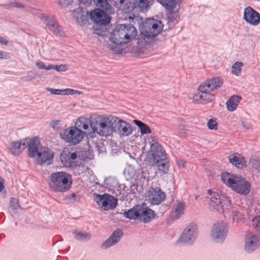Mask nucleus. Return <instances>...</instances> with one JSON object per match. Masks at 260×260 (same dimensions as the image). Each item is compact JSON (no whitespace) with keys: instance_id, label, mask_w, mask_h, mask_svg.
I'll return each instance as SVG.
<instances>
[{"instance_id":"1","label":"nucleus","mask_w":260,"mask_h":260,"mask_svg":"<svg viewBox=\"0 0 260 260\" xmlns=\"http://www.w3.org/2000/svg\"><path fill=\"white\" fill-rule=\"evenodd\" d=\"M117 117L111 115H96L91 118L90 127L94 132L104 137L111 135L114 128L113 125Z\"/></svg>"},{"instance_id":"2","label":"nucleus","mask_w":260,"mask_h":260,"mask_svg":"<svg viewBox=\"0 0 260 260\" xmlns=\"http://www.w3.org/2000/svg\"><path fill=\"white\" fill-rule=\"evenodd\" d=\"M136 28L131 24H120L110 34V40L116 46L126 44L137 35Z\"/></svg>"},{"instance_id":"3","label":"nucleus","mask_w":260,"mask_h":260,"mask_svg":"<svg viewBox=\"0 0 260 260\" xmlns=\"http://www.w3.org/2000/svg\"><path fill=\"white\" fill-rule=\"evenodd\" d=\"M140 29L141 34L138 38V43L144 45L147 42L146 40L159 34L162 29L161 22L156 19H148L141 23Z\"/></svg>"},{"instance_id":"4","label":"nucleus","mask_w":260,"mask_h":260,"mask_svg":"<svg viewBox=\"0 0 260 260\" xmlns=\"http://www.w3.org/2000/svg\"><path fill=\"white\" fill-rule=\"evenodd\" d=\"M221 179L225 184L237 193L247 194L250 191V184L240 176L225 172L221 174Z\"/></svg>"},{"instance_id":"5","label":"nucleus","mask_w":260,"mask_h":260,"mask_svg":"<svg viewBox=\"0 0 260 260\" xmlns=\"http://www.w3.org/2000/svg\"><path fill=\"white\" fill-rule=\"evenodd\" d=\"M72 183L71 176L63 171L52 174L48 181V185L52 190L61 192L68 190Z\"/></svg>"},{"instance_id":"6","label":"nucleus","mask_w":260,"mask_h":260,"mask_svg":"<svg viewBox=\"0 0 260 260\" xmlns=\"http://www.w3.org/2000/svg\"><path fill=\"white\" fill-rule=\"evenodd\" d=\"M154 2L153 0H120L116 3L117 8L126 14L134 11L138 12H146Z\"/></svg>"},{"instance_id":"7","label":"nucleus","mask_w":260,"mask_h":260,"mask_svg":"<svg viewBox=\"0 0 260 260\" xmlns=\"http://www.w3.org/2000/svg\"><path fill=\"white\" fill-rule=\"evenodd\" d=\"M207 193L209 198V204L210 208L214 211H223L225 209L230 206V200L226 196L217 191L208 189Z\"/></svg>"},{"instance_id":"8","label":"nucleus","mask_w":260,"mask_h":260,"mask_svg":"<svg viewBox=\"0 0 260 260\" xmlns=\"http://www.w3.org/2000/svg\"><path fill=\"white\" fill-rule=\"evenodd\" d=\"M61 138L66 142L72 145L79 144L84 138L85 132L71 126L63 129L60 134Z\"/></svg>"},{"instance_id":"9","label":"nucleus","mask_w":260,"mask_h":260,"mask_svg":"<svg viewBox=\"0 0 260 260\" xmlns=\"http://www.w3.org/2000/svg\"><path fill=\"white\" fill-rule=\"evenodd\" d=\"M151 147L152 149L156 148V151L160 152L161 154L160 156H159L157 154H153L154 158L156 160L155 164L157 169L164 173H167L168 171L169 165L168 161L165 159L166 155L164 154L165 151H162L161 145L157 142H155L151 144Z\"/></svg>"},{"instance_id":"10","label":"nucleus","mask_w":260,"mask_h":260,"mask_svg":"<svg viewBox=\"0 0 260 260\" xmlns=\"http://www.w3.org/2000/svg\"><path fill=\"white\" fill-rule=\"evenodd\" d=\"M95 201L99 206L105 210L113 209L117 202L116 199L107 193L95 194Z\"/></svg>"},{"instance_id":"11","label":"nucleus","mask_w":260,"mask_h":260,"mask_svg":"<svg viewBox=\"0 0 260 260\" xmlns=\"http://www.w3.org/2000/svg\"><path fill=\"white\" fill-rule=\"evenodd\" d=\"M40 18L42 21L45 24L47 29L52 32L56 36H63L64 32L54 17L43 14L41 16Z\"/></svg>"},{"instance_id":"12","label":"nucleus","mask_w":260,"mask_h":260,"mask_svg":"<svg viewBox=\"0 0 260 260\" xmlns=\"http://www.w3.org/2000/svg\"><path fill=\"white\" fill-rule=\"evenodd\" d=\"M114 124L115 131L120 137H127L131 135L133 131L132 125L127 122L117 117Z\"/></svg>"},{"instance_id":"13","label":"nucleus","mask_w":260,"mask_h":260,"mask_svg":"<svg viewBox=\"0 0 260 260\" xmlns=\"http://www.w3.org/2000/svg\"><path fill=\"white\" fill-rule=\"evenodd\" d=\"M54 154L52 151L47 147H40L39 152L35 156L38 163L40 165H50L53 158Z\"/></svg>"},{"instance_id":"14","label":"nucleus","mask_w":260,"mask_h":260,"mask_svg":"<svg viewBox=\"0 0 260 260\" xmlns=\"http://www.w3.org/2000/svg\"><path fill=\"white\" fill-rule=\"evenodd\" d=\"M243 19L248 24L256 26L260 22V14L248 6L244 9Z\"/></svg>"},{"instance_id":"15","label":"nucleus","mask_w":260,"mask_h":260,"mask_svg":"<svg viewBox=\"0 0 260 260\" xmlns=\"http://www.w3.org/2000/svg\"><path fill=\"white\" fill-rule=\"evenodd\" d=\"M197 225L196 223H191L183 231L178 240L179 243H187L194 239L196 236Z\"/></svg>"},{"instance_id":"16","label":"nucleus","mask_w":260,"mask_h":260,"mask_svg":"<svg viewBox=\"0 0 260 260\" xmlns=\"http://www.w3.org/2000/svg\"><path fill=\"white\" fill-rule=\"evenodd\" d=\"M104 10L95 9L90 13L91 19L100 25H106L110 22V18L104 12Z\"/></svg>"},{"instance_id":"17","label":"nucleus","mask_w":260,"mask_h":260,"mask_svg":"<svg viewBox=\"0 0 260 260\" xmlns=\"http://www.w3.org/2000/svg\"><path fill=\"white\" fill-rule=\"evenodd\" d=\"M193 103L200 104H207L215 100V95L212 93L204 91H199L192 97Z\"/></svg>"},{"instance_id":"18","label":"nucleus","mask_w":260,"mask_h":260,"mask_svg":"<svg viewBox=\"0 0 260 260\" xmlns=\"http://www.w3.org/2000/svg\"><path fill=\"white\" fill-rule=\"evenodd\" d=\"M147 197L151 204L157 205L165 199L166 194L159 188H155L148 191Z\"/></svg>"},{"instance_id":"19","label":"nucleus","mask_w":260,"mask_h":260,"mask_svg":"<svg viewBox=\"0 0 260 260\" xmlns=\"http://www.w3.org/2000/svg\"><path fill=\"white\" fill-rule=\"evenodd\" d=\"M26 145L28 147V155L30 157H35L37 152L39 151L40 141L38 137L26 138Z\"/></svg>"},{"instance_id":"20","label":"nucleus","mask_w":260,"mask_h":260,"mask_svg":"<svg viewBox=\"0 0 260 260\" xmlns=\"http://www.w3.org/2000/svg\"><path fill=\"white\" fill-rule=\"evenodd\" d=\"M226 232V224L222 221L214 224L212 229L211 236L214 239H222L224 237Z\"/></svg>"},{"instance_id":"21","label":"nucleus","mask_w":260,"mask_h":260,"mask_svg":"<svg viewBox=\"0 0 260 260\" xmlns=\"http://www.w3.org/2000/svg\"><path fill=\"white\" fill-rule=\"evenodd\" d=\"M26 148V140L22 139L18 141H13L8 147L10 152L14 155H18Z\"/></svg>"},{"instance_id":"22","label":"nucleus","mask_w":260,"mask_h":260,"mask_svg":"<svg viewBox=\"0 0 260 260\" xmlns=\"http://www.w3.org/2000/svg\"><path fill=\"white\" fill-rule=\"evenodd\" d=\"M92 117L88 119L86 116H81L78 118L75 122L74 126L76 128L85 132H89L90 131L91 118Z\"/></svg>"},{"instance_id":"23","label":"nucleus","mask_w":260,"mask_h":260,"mask_svg":"<svg viewBox=\"0 0 260 260\" xmlns=\"http://www.w3.org/2000/svg\"><path fill=\"white\" fill-rule=\"evenodd\" d=\"M229 161L236 167L242 169L246 167V162L244 157L238 153H234L229 156Z\"/></svg>"},{"instance_id":"24","label":"nucleus","mask_w":260,"mask_h":260,"mask_svg":"<svg viewBox=\"0 0 260 260\" xmlns=\"http://www.w3.org/2000/svg\"><path fill=\"white\" fill-rule=\"evenodd\" d=\"M73 15L80 25H83L88 21L90 14L87 12H84L82 9L78 8L73 11Z\"/></svg>"},{"instance_id":"25","label":"nucleus","mask_w":260,"mask_h":260,"mask_svg":"<svg viewBox=\"0 0 260 260\" xmlns=\"http://www.w3.org/2000/svg\"><path fill=\"white\" fill-rule=\"evenodd\" d=\"M154 212L152 210L146 207L140 206L139 219L141 221L147 223L154 217Z\"/></svg>"},{"instance_id":"26","label":"nucleus","mask_w":260,"mask_h":260,"mask_svg":"<svg viewBox=\"0 0 260 260\" xmlns=\"http://www.w3.org/2000/svg\"><path fill=\"white\" fill-rule=\"evenodd\" d=\"M121 230H118L114 231L112 235L107 240H106L102 245L103 248H107L113 245L116 244L122 236Z\"/></svg>"},{"instance_id":"27","label":"nucleus","mask_w":260,"mask_h":260,"mask_svg":"<svg viewBox=\"0 0 260 260\" xmlns=\"http://www.w3.org/2000/svg\"><path fill=\"white\" fill-rule=\"evenodd\" d=\"M259 240L257 236L251 235L246 239L245 249L248 252L254 251L259 245Z\"/></svg>"},{"instance_id":"28","label":"nucleus","mask_w":260,"mask_h":260,"mask_svg":"<svg viewBox=\"0 0 260 260\" xmlns=\"http://www.w3.org/2000/svg\"><path fill=\"white\" fill-rule=\"evenodd\" d=\"M242 98L240 95H233L231 96L226 102V106L230 111H234L236 110Z\"/></svg>"},{"instance_id":"29","label":"nucleus","mask_w":260,"mask_h":260,"mask_svg":"<svg viewBox=\"0 0 260 260\" xmlns=\"http://www.w3.org/2000/svg\"><path fill=\"white\" fill-rule=\"evenodd\" d=\"M185 206L186 205L184 202L177 201L175 203L173 206L175 218L178 219L183 214Z\"/></svg>"},{"instance_id":"30","label":"nucleus","mask_w":260,"mask_h":260,"mask_svg":"<svg viewBox=\"0 0 260 260\" xmlns=\"http://www.w3.org/2000/svg\"><path fill=\"white\" fill-rule=\"evenodd\" d=\"M140 206L139 205L136 206L127 211L124 212V216L131 219H139Z\"/></svg>"},{"instance_id":"31","label":"nucleus","mask_w":260,"mask_h":260,"mask_svg":"<svg viewBox=\"0 0 260 260\" xmlns=\"http://www.w3.org/2000/svg\"><path fill=\"white\" fill-rule=\"evenodd\" d=\"M133 122L139 128L141 135L150 134L151 133L150 128L142 121L135 119Z\"/></svg>"},{"instance_id":"32","label":"nucleus","mask_w":260,"mask_h":260,"mask_svg":"<svg viewBox=\"0 0 260 260\" xmlns=\"http://www.w3.org/2000/svg\"><path fill=\"white\" fill-rule=\"evenodd\" d=\"M198 91H204L211 93L214 91L212 88V84H211L210 81L208 79L205 80L200 84L198 87Z\"/></svg>"},{"instance_id":"33","label":"nucleus","mask_w":260,"mask_h":260,"mask_svg":"<svg viewBox=\"0 0 260 260\" xmlns=\"http://www.w3.org/2000/svg\"><path fill=\"white\" fill-rule=\"evenodd\" d=\"M198 91H204L211 93L214 91L212 88V84H211L210 81L208 79L205 80L200 84L198 87Z\"/></svg>"},{"instance_id":"34","label":"nucleus","mask_w":260,"mask_h":260,"mask_svg":"<svg viewBox=\"0 0 260 260\" xmlns=\"http://www.w3.org/2000/svg\"><path fill=\"white\" fill-rule=\"evenodd\" d=\"M93 2L97 7L105 11L108 12L111 10V6L109 4L108 0H93Z\"/></svg>"},{"instance_id":"35","label":"nucleus","mask_w":260,"mask_h":260,"mask_svg":"<svg viewBox=\"0 0 260 260\" xmlns=\"http://www.w3.org/2000/svg\"><path fill=\"white\" fill-rule=\"evenodd\" d=\"M60 158L61 161H64V164L66 166L70 165V164L77 158V154L75 152H70L67 156L64 154H61Z\"/></svg>"},{"instance_id":"36","label":"nucleus","mask_w":260,"mask_h":260,"mask_svg":"<svg viewBox=\"0 0 260 260\" xmlns=\"http://www.w3.org/2000/svg\"><path fill=\"white\" fill-rule=\"evenodd\" d=\"M75 238L79 241H83L88 240L90 238L89 234L85 232H83L78 230H75L73 232Z\"/></svg>"},{"instance_id":"37","label":"nucleus","mask_w":260,"mask_h":260,"mask_svg":"<svg viewBox=\"0 0 260 260\" xmlns=\"http://www.w3.org/2000/svg\"><path fill=\"white\" fill-rule=\"evenodd\" d=\"M208 80L210 81L211 84H212L214 91L221 86L223 83L222 79L219 77H214Z\"/></svg>"},{"instance_id":"38","label":"nucleus","mask_w":260,"mask_h":260,"mask_svg":"<svg viewBox=\"0 0 260 260\" xmlns=\"http://www.w3.org/2000/svg\"><path fill=\"white\" fill-rule=\"evenodd\" d=\"M163 6L168 10L173 9L175 6L176 3L175 0H156Z\"/></svg>"},{"instance_id":"39","label":"nucleus","mask_w":260,"mask_h":260,"mask_svg":"<svg viewBox=\"0 0 260 260\" xmlns=\"http://www.w3.org/2000/svg\"><path fill=\"white\" fill-rule=\"evenodd\" d=\"M243 64L242 62L237 61L232 66V72L233 74L239 76L240 75Z\"/></svg>"},{"instance_id":"40","label":"nucleus","mask_w":260,"mask_h":260,"mask_svg":"<svg viewBox=\"0 0 260 260\" xmlns=\"http://www.w3.org/2000/svg\"><path fill=\"white\" fill-rule=\"evenodd\" d=\"M249 164L260 173V157H251L249 159Z\"/></svg>"},{"instance_id":"41","label":"nucleus","mask_w":260,"mask_h":260,"mask_svg":"<svg viewBox=\"0 0 260 260\" xmlns=\"http://www.w3.org/2000/svg\"><path fill=\"white\" fill-rule=\"evenodd\" d=\"M9 205L10 207L14 210H17L20 207L18 200L14 198L11 199Z\"/></svg>"},{"instance_id":"42","label":"nucleus","mask_w":260,"mask_h":260,"mask_svg":"<svg viewBox=\"0 0 260 260\" xmlns=\"http://www.w3.org/2000/svg\"><path fill=\"white\" fill-rule=\"evenodd\" d=\"M207 126L208 128L211 130H217L218 128V123L216 119H209L207 122Z\"/></svg>"},{"instance_id":"43","label":"nucleus","mask_w":260,"mask_h":260,"mask_svg":"<svg viewBox=\"0 0 260 260\" xmlns=\"http://www.w3.org/2000/svg\"><path fill=\"white\" fill-rule=\"evenodd\" d=\"M252 221L253 228L260 234V216L255 217Z\"/></svg>"},{"instance_id":"44","label":"nucleus","mask_w":260,"mask_h":260,"mask_svg":"<svg viewBox=\"0 0 260 260\" xmlns=\"http://www.w3.org/2000/svg\"><path fill=\"white\" fill-rule=\"evenodd\" d=\"M62 92V95L80 94L81 93V91L70 88L63 89Z\"/></svg>"},{"instance_id":"45","label":"nucleus","mask_w":260,"mask_h":260,"mask_svg":"<svg viewBox=\"0 0 260 260\" xmlns=\"http://www.w3.org/2000/svg\"><path fill=\"white\" fill-rule=\"evenodd\" d=\"M68 70L67 64L54 65V70L57 72H65Z\"/></svg>"},{"instance_id":"46","label":"nucleus","mask_w":260,"mask_h":260,"mask_svg":"<svg viewBox=\"0 0 260 260\" xmlns=\"http://www.w3.org/2000/svg\"><path fill=\"white\" fill-rule=\"evenodd\" d=\"M46 90L50 92L52 94L55 95H62L63 90L59 89H54L47 88Z\"/></svg>"},{"instance_id":"47","label":"nucleus","mask_w":260,"mask_h":260,"mask_svg":"<svg viewBox=\"0 0 260 260\" xmlns=\"http://www.w3.org/2000/svg\"><path fill=\"white\" fill-rule=\"evenodd\" d=\"M58 5L61 7L67 6L72 2V0H56Z\"/></svg>"},{"instance_id":"48","label":"nucleus","mask_w":260,"mask_h":260,"mask_svg":"<svg viewBox=\"0 0 260 260\" xmlns=\"http://www.w3.org/2000/svg\"><path fill=\"white\" fill-rule=\"evenodd\" d=\"M36 64L39 69L45 70L46 66L42 61H38L36 63Z\"/></svg>"},{"instance_id":"49","label":"nucleus","mask_w":260,"mask_h":260,"mask_svg":"<svg viewBox=\"0 0 260 260\" xmlns=\"http://www.w3.org/2000/svg\"><path fill=\"white\" fill-rule=\"evenodd\" d=\"M10 6L14 8H22L24 7L23 5L18 2H14L10 4Z\"/></svg>"},{"instance_id":"50","label":"nucleus","mask_w":260,"mask_h":260,"mask_svg":"<svg viewBox=\"0 0 260 260\" xmlns=\"http://www.w3.org/2000/svg\"><path fill=\"white\" fill-rule=\"evenodd\" d=\"M9 58V56L8 53L3 52V51H0V58L1 59H7Z\"/></svg>"},{"instance_id":"51","label":"nucleus","mask_w":260,"mask_h":260,"mask_svg":"<svg viewBox=\"0 0 260 260\" xmlns=\"http://www.w3.org/2000/svg\"><path fill=\"white\" fill-rule=\"evenodd\" d=\"M0 43L5 45H7L8 43V42L5 38L2 37H0Z\"/></svg>"},{"instance_id":"52","label":"nucleus","mask_w":260,"mask_h":260,"mask_svg":"<svg viewBox=\"0 0 260 260\" xmlns=\"http://www.w3.org/2000/svg\"><path fill=\"white\" fill-rule=\"evenodd\" d=\"M4 179L0 176V192H1L4 188Z\"/></svg>"},{"instance_id":"53","label":"nucleus","mask_w":260,"mask_h":260,"mask_svg":"<svg viewBox=\"0 0 260 260\" xmlns=\"http://www.w3.org/2000/svg\"><path fill=\"white\" fill-rule=\"evenodd\" d=\"M35 77H36V74L35 73H34L33 72H30L28 73V80L32 79L35 78Z\"/></svg>"},{"instance_id":"54","label":"nucleus","mask_w":260,"mask_h":260,"mask_svg":"<svg viewBox=\"0 0 260 260\" xmlns=\"http://www.w3.org/2000/svg\"><path fill=\"white\" fill-rule=\"evenodd\" d=\"M46 70H54V65L53 64H49L48 66H46L45 68Z\"/></svg>"},{"instance_id":"55","label":"nucleus","mask_w":260,"mask_h":260,"mask_svg":"<svg viewBox=\"0 0 260 260\" xmlns=\"http://www.w3.org/2000/svg\"><path fill=\"white\" fill-rule=\"evenodd\" d=\"M180 165H182V167H185V162L182 160H180Z\"/></svg>"}]
</instances>
